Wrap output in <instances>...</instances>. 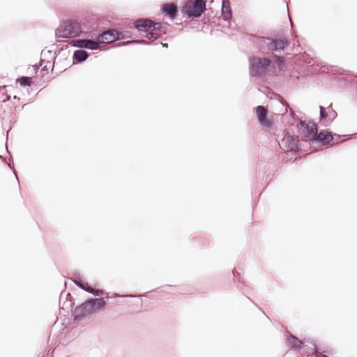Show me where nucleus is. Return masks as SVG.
<instances>
[{
  "instance_id": "nucleus-4",
  "label": "nucleus",
  "mask_w": 357,
  "mask_h": 357,
  "mask_svg": "<svg viewBox=\"0 0 357 357\" xmlns=\"http://www.w3.org/2000/svg\"><path fill=\"white\" fill-rule=\"evenodd\" d=\"M257 117L261 126L266 129H271L273 126V121L268 118V112L263 106L256 107Z\"/></svg>"
},
{
  "instance_id": "nucleus-1",
  "label": "nucleus",
  "mask_w": 357,
  "mask_h": 357,
  "mask_svg": "<svg viewBox=\"0 0 357 357\" xmlns=\"http://www.w3.org/2000/svg\"><path fill=\"white\" fill-rule=\"evenodd\" d=\"M206 9V3L203 0L188 1L183 8V12L189 17H199Z\"/></svg>"
},
{
  "instance_id": "nucleus-16",
  "label": "nucleus",
  "mask_w": 357,
  "mask_h": 357,
  "mask_svg": "<svg viewBox=\"0 0 357 357\" xmlns=\"http://www.w3.org/2000/svg\"><path fill=\"white\" fill-rule=\"evenodd\" d=\"M289 342L294 348H301L303 344V342L294 335L289 336Z\"/></svg>"
},
{
  "instance_id": "nucleus-23",
  "label": "nucleus",
  "mask_w": 357,
  "mask_h": 357,
  "mask_svg": "<svg viewBox=\"0 0 357 357\" xmlns=\"http://www.w3.org/2000/svg\"><path fill=\"white\" fill-rule=\"evenodd\" d=\"M292 141H293L292 144L289 147L290 150H294V147L296 146L295 139H292Z\"/></svg>"
},
{
  "instance_id": "nucleus-14",
  "label": "nucleus",
  "mask_w": 357,
  "mask_h": 357,
  "mask_svg": "<svg viewBox=\"0 0 357 357\" xmlns=\"http://www.w3.org/2000/svg\"><path fill=\"white\" fill-rule=\"evenodd\" d=\"M74 57L78 61H84L88 57V53L84 50H77L74 53Z\"/></svg>"
},
{
  "instance_id": "nucleus-19",
  "label": "nucleus",
  "mask_w": 357,
  "mask_h": 357,
  "mask_svg": "<svg viewBox=\"0 0 357 357\" xmlns=\"http://www.w3.org/2000/svg\"><path fill=\"white\" fill-rule=\"evenodd\" d=\"M40 66H43L42 70H47L52 67L50 61L45 62L43 60H41Z\"/></svg>"
},
{
  "instance_id": "nucleus-21",
  "label": "nucleus",
  "mask_w": 357,
  "mask_h": 357,
  "mask_svg": "<svg viewBox=\"0 0 357 357\" xmlns=\"http://www.w3.org/2000/svg\"><path fill=\"white\" fill-rule=\"evenodd\" d=\"M162 27V24L160 22L158 23H153L152 24L151 29L153 31L160 30Z\"/></svg>"
},
{
  "instance_id": "nucleus-10",
  "label": "nucleus",
  "mask_w": 357,
  "mask_h": 357,
  "mask_svg": "<svg viewBox=\"0 0 357 357\" xmlns=\"http://www.w3.org/2000/svg\"><path fill=\"white\" fill-rule=\"evenodd\" d=\"M162 10L172 20L176 17L178 13L177 6L173 3L164 4Z\"/></svg>"
},
{
  "instance_id": "nucleus-11",
  "label": "nucleus",
  "mask_w": 357,
  "mask_h": 357,
  "mask_svg": "<svg viewBox=\"0 0 357 357\" xmlns=\"http://www.w3.org/2000/svg\"><path fill=\"white\" fill-rule=\"evenodd\" d=\"M153 22L147 19L137 20L135 23V27L140 31H149L152 28Z\"/></svg>"
},
{
  "instance_id": "nucleus-13",
  "label": "nucleus",
  "mask_w": 357,
  "mask_h": 357,
  "mask_svg": "<svg viewBox=\"0 0 357 357\" xmlns=\"http://www.w3.org/2000/svg\"><path fill=\"white\" fill-rule=\"evenodd\" d=\"M275 61L274 62L272 61L271 66V71L273 73L276 72L277 69L278 71H280L283 68L284 59L280 56H275Z\"/></svg>"
},
{
  "instance_id": "nucleus-5",
  "label": "nucleus",
  "mask_w": 357,
  "mask_h": 357,
  "mask_svg": "<svg viewBox=\"0 0 357 357\" xmlns=\"http://www.w3.org/2000/svg\"><path fill=\"white\" fill-rule=\"evenodd\" d=\"M119 38L118 32L112 30V31H107L102 33V34L99 35L98 37V40L100 43H110L114 41H115Z\"/></svg>"
},
{
  "instance_id": "nucleus-3",
  "label": "nucleus",
  "mask_w": 357,
  "mask_h": 357,
  "mask_svg": "<svg viewBox=\"0 0 357 357\" xmlns=\"http://www.w3.org/2000/svg\"><path fill=\"white\" fill-rule=\"evenodd\" d=\"M60 36L65 38H73L77 36L80 32V26L78 23L68 22L61 26L59 30Z\"/></svg>"
},
{
  "instance_id": "nucleus-27",
  "label": "nucleus",
  "mask_w": 357,
  "mask_h": 357,
  "mask_svg": "<svg viewBox=\"0 0 357 357\" xmlns=\"http://www.w3.org/2000/svg\"><path fill=\"white\" fill-rule=\"evenodd\" d=\"M229 15H228V16H227V17L225 16V18H229Z\"/></svg>"
},
{
  "instance_id": "nucleus-26",
  "label": "nucleus",
  "mask_w": 357,
  "mask_h": 357,
  "mask_svg": "<svg viewBox=\"0 0 357 357\" xmlns=\"http://www.w3.org/2000/svg\"><path fill=\"white\" fill-rule=\"evenodd\" d=\"M162 45H163L164 47H167L168 46V45L167 43L162 44Z\"/></svg>"
},
{
  "instance_id": "nucleus-22",
  "label": "nucleus",
  "mask_w": 357,
  "mask_h": 357,
  "mask_svg": "<svg viewBox=\"0 0 357 357\" xmlns=\"http://www.w3.org/2000/svg\"><path fill=\"white\" fill-rule=\"evenodd\" d=\"M320 115L322 119H326L328 116L324 107L322 106H320Z\"/></svg>"
},
{
  "instance_id": "nucleus-7",
  "label": "nucleus",
  "mask_w": 357,
  "mask_h": 357,
  "mask_svg": "<svg viewBox=\"0 0 357 357\" xmlns=\"http://www.w3.org/2000/svg\"><path fill=\"white\" fill-rule=\"evenodd\" d=\"M254 64L256 66L260 73H265L267 71H271L272 61L266 58H259L255 60Z\"/></svg>"
},
{
  "instance_id": "nucleus-15",
  "label": "nucleus",
  "mask_w": 357,
  "mask_h": 357,
  "mask_svg": "<svg viewBox=\"0 0 357 357\" xmlns=\"http://www.w3.org/2000/svg\"><path fill=\"white\" fill-rule=\"evenodd\" d=\"M78 286L80 287L82 289H84L85 291L94 294L95 295H99L100 293H102V291L100 290H95L91 287L89 286L88 284H82V283H77Z\"/></svg>"
},
{
  "instance_id": "nucleus-2",
  "label": "nucleus",
  "mask_w": 357,
  "mask_h": 357,
  "mask_svg": "<svg viewBox=\"0 0 357 357\" xmlns=\"http://www.w3.org/2000/svg\"><path fill=\"white\" fill-rule=\"evenodd\" d=\"M299 131L305 140L315 139L317 134V126L314 122H301Z\"/></svg>"
},
{
  "instance_id": "nucleus-25",
  "label": "nucleus",
  "mask_w": 357,
  "mask_h": 357,
  "mask_svg": "<svg viewBox=\"0 0 357 357\" xmlns=\"http://www.w3.org/2000/svg\"><path fill=\"white\" fill-rule=\"evenodd\" d=\"M289 138H290V137H289V136H288V137H285V138L283 139V141H288V140L289 139Z\"/></svg>"
},
{
  "instance_id": "nucleus-12",
  "label": "nucleus",
  "mask_w": 357,
  "mask_h": 357,
  "mask_svg": "<svg viewBox=\"0 0 357 357\" xmlns=\"http://www.w3.org/2000/svg\"><path fill=\"white\" fill-rule=\"evenodd\" d=\"M315 139L321 141L325 144H328L333 139V136L328 130H322L319 134H317Z\"/></svg>"
},
{
  "instance_id": "nucleus-18",
  "label": "nucleus",
  "mask_w": 357,
  "mask_h": 357,
  "mask_svg": "<svg viewBox=\"0 0 357 357\" xmlns=\"http://www.w3.org/2000/svg\"><path fill=\"white\" fill-rule=\"evenodd\" d=\"M93 303L95 304V307H96L97 310H98L100 308H102L106 305V302L104 300V298H95V299H93Z\"/></svg>"
},
{
  "instance_id": "nucleus-20",
  "label": "nucleus",
  "mask_w": 357,
  "mask_h": 357,
  "mask_svg": "<svg viewBox=\"0 0 357 357\" xmlns=\"http://www.w3.org/2000/svg\"><path fill=\"white\" fill-rule=\"evenodd\" d=\"M157 36L158 34L155 32H153V30H152L151 29H149V31H148V33H147V36L146 37L149 38V39H151V38H157Z\"/></svg>"
},
{
  "instance_id": "nucleus-9",
  "label": "nucleus",
  "mask_w": 357,
  "mask_h": 357,
  "mask_svg": "<svg viewBox=\"0 0 357 357\" xmlns=\"http://www.w3.org/2000/svg\"><path fill=\"white\" fill-rule=\"evenodd\" d=\"M75 43L76 46L82 48L97 50L100 47L98 40L94 41L91 40H77Z\"/></svg>"
},
{
  "instance_id": "nucleus-24",
  "label": "nucleus",
  "mask_w": 357,
  "mask_h": 357,
  "mask_svg": "<svg viewBox=\"0 0 357 357\" xmlns=\"http://www.w3.org/2000/svg\"><path fill=\"white\" fill-rule=\"evenodd\" d=\"M321 354L319 351H316V356H317V357H320V356H321Z\"/></svg>"
},
{
  "instance_id": "nucleus-8",
  "label": "nucleus",
  "mask_w": 357,
  "mask_h": 357,
  "mask_svg": "<svg viewBox=\"0 0 357 357\" xmlns=\"http://www.w3.org/2000/svg\"><path fill=\"white\" fill-rule=\"evenodd\" d=\"M287 40L284 38L271 40L267 43L268 49L271 51H280L287 45Z\"/></svg>"
},
{
  "instance_id": "nucleus-28",
  "label": "nucleus",
  "mask_w": 357,
  "mask_h": 357,
  "mask_svg": "<svg viewBox=\"0 0 357 357\" xmlns=\"http://www.w3.org/2000/svg\"><path fill=\"white\" fill-rule=\"evenodd\" d=\"M323 357H327V356H323Z\"/></svg>"
},
{
  "instance_id": "nucleus-6",
  "label": "nucleus",
  "mask_w": 357,
  "mask_h": 357,
  "mask_svg": "<svg viewBox=\"0 0 357 357\" xmlns=\"http://www.w3.org/2000/svg\"><path fill=\"white\" fill-rule=\"evenodd\" d=\"M97 310L95 307L93 300L91 299L84 303L82 304L77 310L76 312H80L82 315L85 316L96 312Z\"/></svg>"
},
{
  "instance_id": "nucleus-17",
  "label": "nucleus",
  "mask_w": 357,
  "mask_h": 357,
  "mask_svg": "<svg viewBox=\"0 0 357 357\" xmlns=\"http://www.w3.org/2000/svg\"><path fill=\"white\" fill-rule=\"evenodd\" d=\"M32 78L30 77H22L17 79V82L22 86H31Z\"/></svg>"
}]
</instances>
